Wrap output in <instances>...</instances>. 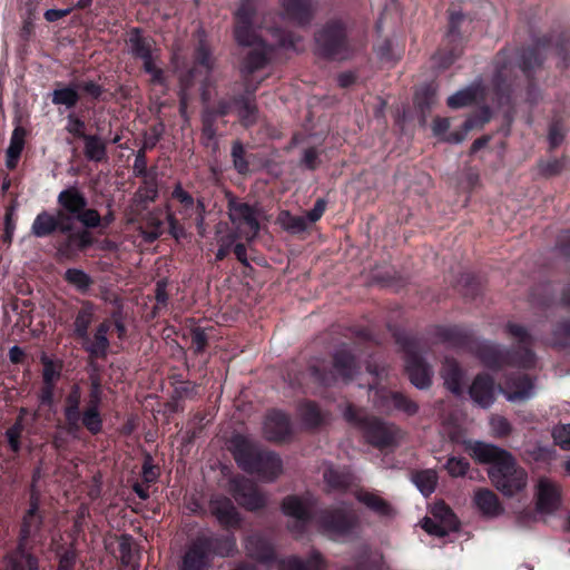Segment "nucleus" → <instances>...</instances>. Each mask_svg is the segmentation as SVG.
I'll list each match as a JSON object with an SVG mask.
<instances>
[{"label": "nucleus", "mask_w": 570, "mask_h": 570, "mask_svg": "<svg viewBox=\"0 0 570 570\" xmlns=\"http://www.w3.org/2000/svg\"><path fill=\"white\" fill-rule=\"evenodd\" d=\"M255 14L256 6L253 0H243L235 12V40L239 47L248 49L240 66V72L244 76L262 69L267 63L274 46L298 49L299 39L289 35L285 36L279 29L267 30L273 39V43H267L263 35H258L254 27Z\"/></svg>", "instance_id": "1"}, {"label": "nucleus", "mask_w": 570, "mask_h": 570, "mask_svg": "<svg viewBox=\"0 0 570 570\" xmlns=\"http://www.w3.org/2000/svg\"><path fill=\"white\" fill-rule=\"evenodd\" d=\"M471 450L476 461L490 464L488 475L504 495L513 497L527 487V472L517 465L510 452L483 442H475Z\"/></svg>", "instance_id": "2"}, {"label": "nucleus", "mask_w": 570, "mask_h": 570, "mask_svg": "<svg viewBox=\"0 0 570 570\" xmlns=\"http://www.w3.org/2000/svg\"><path fill=\"white\" fill-rule=\"evenodd\" d=\"M230 449L238 466L248 473L257 474L263 481L273 482L283 472L282 459L275 452L262 450L243 435L232 438Z\"/></svg>", "instance_id": "3"}, {"label": "nucleus", "mask_w": 570, "mask_h": 570, "mask_svg": "<svg viewBox=\"0 0 570 570\" xmlns=\"http://www.w3.org/2000/svg\"><path fill=\"white\" fill-rule=\"evenodd\" d=\"M344 417L357 424L366 442L377 449L396 446L404 436L403 431L394 423L374 416L358 417L351 405L344 411Z\"/></svg>", "instance_id": "4"}, {"label": "nucleus", "mask_w": 570, "mask_h": 570, "mask_svg": "<svg viewBox=\"0 0 570 570\" xmlns=\"http://www.w3.org/2000/svg\"><path fill=\"white\" fill-rule=\"evenodd\" d=\"M315 41L318 52L331 59L344 60L353 52L346 32V26L342 20H332L316 35Z\"/></svg>", "instance_id": "5"}, {"label": "nucleus", "mask_w": 570, "mask_h": 570, "mask_svg": "<svg viewBox=\"0 0 570 570\" xmlns=\"http://www.w3.org/2000/svg\"><path fill=\"white\" fill-rule=\"evenodd\" d=\"M316 523L320 531L334 540L355 534L360 525L358 517L345 504L323 510Z\"/></svg>", "instance_id": "6"}, {"label": "nucleus", "mask_w": 570, "mask_h": 570, "mask_svg": "<svg viewBox=\"0 0 570 570\" xmlns=\"http://www.w3.org/2000/svg\"><path fill=\"white\" fill-rule=\"evenodd\" d=\"M228 217L237 232L236 235L232 236V242L237 237H242L246 242H253L257 237L261 229L259 208L230 199L228 202Z\"/></svg>", "instance_id": "7"}, {"label": "nucleus", "mask_w": 570, "mask_h": 570, "mask_svg": "<svg viewBox=\"0 0 570 570\" xmlns=\"http://www.w3.org/2000/svg\"><path fill=\"white\" fill-rule=\"evenodd\" d=\"M40 497L36 487H31L29 508L22 515L18 546L29 547V541L35 540L41 531L43 515L40 511Z\"/></svg>", "instance_id": "8"}, {"label": "nucleus", "mask_w": 570, "mask_h": 570, "mask_svg": "<svg viewBox=\"0 0 570 570\" xmlns=\"http://www.w3.org/2000/svg\"><path fill=\"white\" fill-rule=\"evenodd\" d=\"M316 505L315 499L311 494L304 497L289 495L284 499L282 509L285 515L295 520L291 525V531L302 532L311 521L312 511Z\"/></svg>", "instance_id": "9"}, {"label": "nucleus", "mask_w": 570, "mask_h": 570, "mask_svg": "<svg viewBox=\"0 0 570 570\" xmlns=\"http://www.w3.org/2000/svg\"><path fill=\"white\" fill-rule=\"evenodd\" d=\"M230 491L235 500L250 511L262 509L267 501L266 495L257 489L256 484L246 478L232 480Z\"/></svg>", "instance_id": "10"}, {"label": "nucleus", "mask_w": 570, "mask_h": 570, "mask_svg": "<svg viewBox=\"0 0 570 570\" xmlns=\"http://www.w3.org/2000/svg\"><path fill=\"white\" fill-rule=\"evenodd\" d=\"M56 230L60 233H69L71 230L70 217L63 212H58L57 215H53L42 210L36 216L31 225V234L37 238L47 237Z\"/></svg>", "instance_id": "11"}, {"label": "nucleus", "mask_w": 570, "mask_h": 570, "mask_svg": "<svg viewBox=\"0 0 570 570\" xmlns=\"http://www.w3.org/2000/svg\"><path fill=\"white\" fill-rule=\"evenodd\" d=\"M507 330L510 335L519 342V350L509 357V363L523 368L533 367L535 364V356L529 348L532 338L528 334L527 330L521 325L512 323L507 325Z\"/></svg>", "instance_id": "12"}, {"label": "nucleus", "mask_w": 570, "mask_h": 570, "mask_svg": "<svg viewBox=\"0 0 570 570\" xmlns=\"http://www.w3.org/2000/svg\"><path fill=\"white\" fill-rule=\"evenodd\" d=\"M210 542L206 538H199L187 549L180 570H206L210 563Z\"/></svg>", "instance_id": "13"}, {"label": "nucleus", "mask_w": 570, "mask_h": 570, "mask_svg": "<svg viewBox=\"0 0 570 570\" xmlns=\"http://www.w3.org/2000/svg\"><path fill=\"white\" fill-rule=\"evenodd\" d=\"M282 16L298 26L308 23L316 8V0H279Z\"/></svg>", "instance_id": "14"}, {"label": "nucleus", "mask_w": 570, "mask_h": 570, "mask_svg": "<svg viewBox=\"0 0 570 570\" xmlns=\"http://www.w3.org/2000/svg\"><path fill=\"white\" fill-rule=\"evenodd\" d=\"M263 432L265 438L269 441H285L292 432L288 416L277 410L271 411L263 423Z\"/></svg>", "instance_id": "15"}, {"label": "nucleus", "mask_w": 570, "mask_h": 570, "mask_svg": "<svg viewBox=\"0 0 570 570\" xmlns=\"http://www.w3.org/2000/svg\"><path fill=\"white\" fill-rule=\"evenodd\" d=\"M560 505V488L548 478H541L537 484V508L542 513H551Z\"/></svg>", "instance_id": "16"}, {"label": "nucleus", "mask_w": 570, "mask_h": 570, "mask_svg": "<svg viewBox=\"0 0 570 570\" xmlns=\"http://www.w3.org/2000/svg\"><path fill=\"white\" fill-rule=\"evenodd\" d=\"M495 393L494 382L488 375H478L469 387L471 400L482 409H488L494 403Z\"/></svg>", "instance_id": "17"}, {"label": "nucleus", "mask_w": 570, "mask_h": 570, "mask_svg": "<svg viewBox=\"0 0 570 570\" xmlns=\"http://www.w3.org/2000/svg\"><path fill=\"white\" fill-rule=\"evenodd\" d=\"M509 402H524L534 395V384L527 375L508 379L504 389H500Z\"/></svg>", "instance_id": "18"}, {"label": "nucleus", "mask_w": 570, "mask_h": 570, "mask_svg": "<svg viewBox=\"0 0 570 570\" xmlns=\"http://www.w3.org/2000/svg\"><path fill=\"white\" fill-rule=\"evenodd\" d=\"M57 203L61 207L59 212H63L70 217L71 225L72 220L81 209L87 207V198L77 186H69L61 190L57 197Z\"/></svg>", "instance_id": "19"}, {"label": "nucleus", "mask_w": 570, "mask_h": 570, "mask_svg": "<svg viewBox=\"0 0 570 570\" xmlns=\"http://www.w3.org/2000/svg\"><path fill=\"white\" fill-rule=\"evenodd\" d=\"M405 368L411 383L420 389H426L431 384L432 371L424 361L414 353H407Z\"/></svg>", "instance_id": "20"}, {"label": "nucleus", "mask_w": 570, "mask_h": 570, "mask_svg": "<svg viewBox=\"0 0 570 570\" xmlns=\"http://www.w3.org/2000/svg\"><path fill=\"white\" fill-rule=\"evenodd\" d=\"M209 508L222 525L227 528L238 525L240 518L230 499L214 497L210 500Z\"/></svg>", "instance_id": "21"}, {"label": "nucleus", "mask_w": 570, "mask_h": 570, "mask_svg": "<svg viewBox=\"0 0 570 570\" xmlns=\"http://www.w3.org/2000/svg\"><path fill=\"white\" fill-rule=\"evenodd\" d=\"M473 502L476 509L487 518H497L503 513L497 494L489 489H478L474 492Z\"/></svg>", "instance_id": "22"}, {"label": "nucleus", "mask_w": 570, "mask_h": 570, "mask_svg": "<svg viewBox=\"0 0 570 570\" xmlns=\"http://www.w3.org/2000/svg\"><path fill=\"white\" fill-rule=\"evenodd\" d=\"M67 234V238L59 245L58 253L67 258L72 257L77 252L83 250L92 244V237L87 230H78Z\"/></svg>", "instance_id": "23"}, {"label": "nucleus", "mask_w": 570, "mask_h": 570, "mask_svg": "<svg viewBox=\"0 0 570 570\" xmlns=\"http://www.w3.org/2000/svg\"><path fill=\"white\" fill-rule=\"evenodd\" d=\"M245 549L250 558L267 564L274 559V550L271 543L259 534L249 535L245 542Z\"/></svg>", "instance_id": "24"}, {"label": "nucleus", "mask_w": 570, "mask_h": 570, "mask_svg": "<svg viewBox=\"0 0 570 570\" xmlns=\"http://www.w3.org/2000/svg\"><path fill=\"white\" fill-rule=\"evenodd\" d=\"M355 498L358 502L364 504L368 510L376 513L380 517H393L395 511L393 507L383 498H381L379 494L360 490L355 492Z\"/></svg>", "instance_id": "25"}, {"label": "nucleus", "mask_w": 570, "mask_h": 570, "mask_svg": "<svg viewBox=\"0 0 570 570\" xmlns=\"http://www.w3.org/2000/svg\"><path fill=\"white\" fill-rule=\"evenodd\" d=\"M30 547H20L7 557V570H39L38 559Z\"/></svg>", "instance_id": "26"}, {"label": "nucleus", "mask_w": 570, "mask_h": 570, "mask_svg": "<svg viewBox=\"0 0 570 570\" xmlns=\"http://www.w3.org/2000/svg\"><path fill=\"white\" fill-rule=\"evenodd\" d=\"M81 402V390L79 385H72L69 394L66 397V405L63 409L65 419L69 431H77L80 426V411L79 405Z\"/></svg>", "instance_id": "27"}, {"label": "nucleus", "mask_w": 570, "mask_h": 570, "mask_svg": "<svg viewBox=\"0 0 570 570\" xmlns=\"http://www.w3.org/2000/svg\"><path fill=\"white\" fill-rule=\"evenodd\" d=\"M127 43L129 52L144 63L154 59L151 39L142 37L138 29L131 30Z\"/></svg>", "instance_id": "28"}, {"label": "nucleus", "mask_w": 570, "mask_h": 570, "mask_svg": "<svg viewBox=\"0 0 570 570\" xmlns=\"http://www.w3.org/2000/svg\"><path fill=\"white\" fill-rule=\"evenodd\" d=\"M441 375L444 380V385L454 395H462V379L463 372L454 360L445 358Z\"/></svg>", "instance_id": "29"}, {"label": "nucleus", "mask_w": 570, "mask_h": 570, "mask_svg": "<svg viewBox=\"0 0 570 570\" xmlns=\"http://www.w3.org/2000/svg\"><path fill=\"white\" fill-rule=\"evenodd\" d=\"M324 567L318 552H313L306 561L296 557L281 559L277 563L278 570H322Z\"/></svg>", "instance_id": "30"}, {"label": "nucleus", "mask_w": 570, "mask_h": 570, "mask_svg": "<svg viewBox=\"0 0 570 570\" xmlns=\"http://www.w3.org/2000/svg\"><path fill=\"white\" fill-rule=\"evenodd\" d=\"M110 330V323L108 321L102 322L96 330L94 341L87 346V351L96 356L104 357L107 354L109 347V341L107 334Z\"/></svg>", "instance_id": "31"}, {"label": "nucleus", "mask_w": 570, "mask_h": 570, "mask_svg": "<svg viewBox=\"0 0 570 570\" xmlns=\"http://www.w3.org/2000/svg\"><path fill=\"white\" fill-rule=\"evenodd\" d=\"M412 480L416 488L419 489V491L424 497H429L435 491L438 484V474L432 469L422 470L414 473Z\"/></svg>", "instance_id": "32"}, {"label": "nucleus", "mask_w": 570, "mask_h": 570, "mask_svg": "<svg viewBox=\"0 0 570 570\" xmlns=\"http://www.w3.org/2000/svg\"><path fill=\"white\" fill-rule=\"evenodd\" d=\"M239 119L245 126L253 125L258 115L257 106L248 97H238L234 100Z\"/></svg>", "instance_id": "33"}, {"label": "nucleus", "mask_w": 570, "mask_h": 570, "mask_svg": "<svg viewBox=\"0 0 570 570\" xmlns=\"http://www.w3.org/2000/svg\"><path fill=\"white\" fill-rule=\"evenodd\" d=\"M323 478L330 490H344L352 483V476L347 472L335 470L332 465H327Z\"/></svg>", "instance_id": "34"}, {"label": "nucleus", "mask_w": 570, "mask_h": 570, "mask_svg": "<svg viewBox=\"0 0 570 570\" xmlns=\"http://www.w3.org/2000/svg\"><path fill=\"white\" fill-rule=\"evenodd\" d=\"M158 196L156 175H146L144 184L135 194V202L141 205L154 202Z\"/></svg>", "instance_id": "35"}, {"label": "nucleus", "mask_w": 570, "mask_h": 570, "mask_svg": "<svg viewBox=\"0 0 570 570\" xmlns=\"http://www.w3.org/2000/svg\"><path fill=\"white\" fill-rule=\"evenodd\" d=\"M334 367L343 380L350 381L355 368L353 356L344 348L338 350L334 355Z\"/></svg>", "instance_id": "36"}, {"label": "nucleus", "mask_w": 570, "mask_h": 570, "mask_svg": "<svg viewBox=\"0 0 570 570\" xmlns=\"http://www.w3.org/2000/svg\"><path fill=\"white\" fill-rule=\"evenodd\" d=\"M431 517L439 521L448 529L458 530L459 529V520L452 510L443 502L434 503L431 509Z\"/></svg>", "instance_id": "37"}, {"label": "nucleus", "mask_w": 570, "mask_h": 570, "mask_svg": "<svg viewBox=\"0 0 570 570\" xmlns=\"http://www.w3.org/2000/svg\"><path fill=\"white\" fill-rule=\"evenodd\" d=\"M478 94L479 87L470 86L450 96L448 98V105L453 109L470 106L476 100Z\"/></svg>", "instance_id": "38"}, {"label": "nucleus", "mask_w": 570, "mask_h": 570, "mask_svg": "<svg viewBox=\"0 0 570 570\" xmlns=\"http://www.w3.org/2000/svg\"><path fill=\"white\" fill-rule=\"evenodd\" d=\"M278 222L282 227L293 234H299L308 228L307 218L304 215H292L288 212H283L278 216Z\"/></svg>", "instance_id": "39"}, {"label": "nucleus", "mask_w": 570, "mask_h": 570, "mask_svg": "<svg viewBox=\"0 0 570 570\" xmlns=\"http://www.w3.org/2000/svg\"><path fill=\"white\" fill-rule=\"evenodd\" d=\"M94 321V307L86 304L77 314L75 320V333L82 340H88V328Z\"/></svg>", "instance_id": "40"}, {"label": "nucleus", "mask_w": 570, "mask_h": 570, "mask_svg": "<svg viewBox=\"0 0 570 570\" xmlns=\"http://www.w3.org/2000/svg\"><path fill=\"white\" fill-rule=\"evenodd\" d=\"M85 141V156L92 161H101L106 157V145L97 136L88 135Z\"/></svg>", "instance_id": "41"}, {"label": "nucleus", "mask_w": 570, "mask_h": 570, "mask_svg": "<svg viewBox=\"0 0 570 570\" xmlns=\"http://www.w3.org/2000/svg\"><path fill=\"white\" fill-rule=\"evenodd\" d=\"M198 71L197 68L189 70L186 75L180 76V91H179V114L187 122L189 120L187 114L188 95L187 90L193 86V78Z\"/></svg>", "instance_id": "42"}, {"label": "nucleus", "mask_w": 570, "mask_h": 570, "mask_svg": "<svg viewBox=\"0 0 570 570\" xmlns=\"http://www.w3.org/2000/svg\"><path fill=\"white\" fill-rule=\"evenodd\" d=\"M298 414L303 424L307 428L317 426L323 421L321 411L312 402L303 403L298 409Z\"/></svg>", "instance_id": "43"}, {"label": "nucleus", "mask_w": 570, "mask_h": 570, "mask_svg": "<svg viewBox=\"0 0 570 570\" xmlns=\"http://www.w3.org/2000/svg\"><path fill=\"white\" fill-rule=\"evenodd\" d=\"M481 361L489 367H494L500 364L503 355L499 347L492 343H484L478 351Z\"/></svg>", "instance_id": "44"}, {"label": "nucleus", "mask_w": 570, "mask_h": 570, "mask_svg": "<svg viewBox=\"0 0 570 570\" xmlns=\"http://www.w3.org/2000/svg\"><path fill=\"white\" fill-rule=\"evenodd\" d=\"M206 539L210 542L209 553L214 551V553L220 557H228L234 554L236 551V541L233 535H227L225 538L215 540L208 538Z\"/></svg>", "instance_id": "45"}, {"label": "nucleus", "mask_w": 570, "mask_h": 570, "mask_svg": "<svg viewBox=\"0 0 570 570\" xmlns=\"http://www.w3.org/2000/svg\"><path fill=\"white\" fill-rule=\"evenodd\" d=\"M52 104L62 105L67 108H72L77 105L79 100V95L77 90L72 87H66L61 89H56L51 94Z\"/></svg>", "instance_id": "46"}, {"label": "nucleus", "mask_w": 570, "mask_h": 570, "mask_svg": "<svg viewBox=\"0 0 570 570\" xmlns=\"http://www.w3.org/2000/svg\"><path fill=\"white\" fill-rule=\"evenodd\" d=\"M65 279L81 292L87 291L92 283L90 276L78 268H68L65 273Z\"/></svg>", "instance_id": "47"}, {"label": "nucleus", "mask_w": 570, "mask_h": 570, "mask_svg": "<svg viewBox=\"0 0 570 570\" xmlns=\"http://www.w3.org/2000/svg\"><path fill=\"white\" fill-rule=\"evenodd\" d=\"M195 61L197 67L205 70L206 75L214 69L215 59L213 58L210 49L204 41H200L196 49Z\"/></svg>", "instance_id": "48"}, {"label": "nucleus", "mask_w": 570, "mask_h": 570, "mask_svg": "<svg viewBox=\"0 0 570 570\" xmlns=\"http://www.w3.org/2000/svg\"><path fill=\"white\" fill-rule=\"evenodd\" d=\"M80 421L92 434L99 433L102 429V420L99 414V409L87 407L82 415L80 414Z\"/></svg>", "instance_id": "49"}, {"label": "nucleus", "mask_w": 570, "mask_h": 570, "mask_svg": "<svg viewBox=\"0 0 570 570\" xmlns=\"http://www.w3.org/2000/svg\"><path fill=\"white\" fill-rule=\"evenodd\" d=\"M395 393L396 392L384 389L375 391L373 397L374 406L383 413H391L393 411L392 396L395 395Z\"/></svg>", "instance_id": "50"}, {"label": "nucleus", "mask_w": 570, "mask_h": 570, "mask_svg": "<svg viewBox=\"0 0 570 570\" xmlns=\"http://www.w3.org/2000/svg\"><path fill=\"white\" fill-rule=\"evenodd\" d=\"M22 149H23V140L21 138L16 137V135H13L10 140V145L7 149L6 165L9 169L16 168Z\"/></svg>", "instance_id": "51"}, {"label": "nucleus", "mask_w": 570, "mask_h": 570, "mask_svg": "<svg viewBox=\"0 0 570 570\" xmlns=\"http://www.w3.org/2000/svg\"><path fill=\"white\" fill-rule=\"evenodd\" d=\"M392 403L393 410L402 411L407 415H414L419 411L417 404L400 392L392 396Z\"/></svg>", "instance_id": "52"}, {"label": "nucleus", "mask_w": 570, "mask_h": 570, "mask_svg": "<svg viewBox=\"0 0 570 570\" xmlns=\"http://www.w3.org/2000/svg\"><path fill=\"white\" fill-rule=\"evenodd\" d=\"M232 158L234 167L239 174L248 171V163L245 159V149L240 141H234L232 147Z\"/></svg>", "instance_id": "53"}, {"label": "nucleus", "mask_w": 570, "mask_h": 570, "mask_svg": "<svg viewBox=\"0 0 570 570\" xmlns=\"http://www.w3.org/2000/svg\"><path fill=\"white\" fill-rule=\"evenodd\" d=\"M23 430V424L21 422V417H18L16 423L9 428L6 432L7 441L9 443L10 449L13 452L20 451V436Z\"/></svg>", "instance_id": "54"}, {"label": "nucleus", "mask_w": 570, "mask_h": 570, "mask_svg": "<svg viewBox=\"0 0 570 570\" xmlns=\"http://www.w3.org/2000/svg\"><path fill=\"white\" fill-rule=\"evenodd\" d=\"M422 528L431 535L435 537H445L450 532H453V529H448V527H444L439 521L433 519L432 517H426L422 520Z\"/></svg>", "instance_id": "55"}, {"label": "nucleus", "mask_w": 570, "mask_h": 570, "mask_svg": "<svg viewBox=\"0 0 570 570\" xmlns=\"http://www.w3.org/2000/svg\"><path fill=\"white\" fill-rule=\"evenodd\" d=\"M75 219L79 220L87 228H96L101 223L99 213L96 209L86 207L81 209Z\"/></svg>", "instance_id": "56"}, {"label": "nucleus", "mask_w": 570, "mask_h": 570, "mask_svg": "<svg viewBox=\"0 0 570 570\" xmlns=\"http://www.w3.org/2000/svg\"><path fill=\"white\" fill-rule=\"evenodd\" d=\"M445 469L453 478L465 475L469 470V462L462 458H450L445 464Z\"/></svg>", "instance_id": "57"}, {"label": "nucleus", "mask_w": 570, "mask_h": 570, "mask_svg": "<svg viewBox=\"0 0 570 570\" xmlns=\"http://www.w3.org/2000/svg\"><path fill=\"white\" fill-rule=\"evenodd\" d=\"M552 436L563 450H570V424L557 425L552 430Z\"/></svg>", "instance_id": "58"}, {"label": "nucleus", "mask_w": 570, "mask_h": 570, "mask_svg": "<svg viewBox=\"0 0 570 570\" xmlns=\"http://www.w3.org/2000/svg\"><path fill=\"white\" fill-rule=\"evenodd\" d=\"M490 426L495 436H507L511 433V424L509 421L500 415H493L490 419Z\"/></svg>", "instance_id": "59"}, {"label": "nucleus", "mask_w": 570, "mask_h": 570, "mask_svg": "<svg viewBox=\"0 0 570 570\" xmlns=\"http://www.w3.org/2000/svg\"><path fill=\"white\" fill-rule=\"evenodd\" d=\"M541 63V58L535 48L525 49L521 53V67L524 71H529L532 68Z\"/></svg>", "instance_id": "60"}, {"label": "nucleus", "mask_w": 570, "mask_h": 570, "mask_svg": "<svg viewBox=\"0 0 570 570\" xmlns=\"http://www.w3.org/2000/svg\"><path fill=\"white\" fill-rule=\"evenodd\" d=\"M85 128L86 125L81 119L75 117L73 115L68 116L66 129L69 134L78 138L85 139V137L88 136L85 132Z\"/></svg>", "instance_id": "61"}, {"label": "nucleus", "mask_w": 570, "mask_h": 570, "mask_svg": "<svg viewBox=\"0 0 570 570\" xmlns=\"http://www.w3.org/2000/svg\"><path fill=\"white\" fill-rule=\"evenodd\" d=\"M60 377V371L56 367L55 363L50 360L43 361L42 380L45 384H56Z\"/></svg>", "instance_id": "62"}, {"label": "nucleus", "mask_w": 570, "mask_h": 570, "mask_svg": "<svg viewBox=\"0 0 570 570\" xmlns=\"http://www.w3.org/2000/svg\"><path fill=\"white\" fill-rule=\"evenodd\" d=\"M91 389L89 394V402L87 407L99 409V404L101 402L102 391L101 385L98 377H91L90 382Z\"/></svg>", "instance_id": "63"}, {"label": "nucleus", "mask_w": 570, "mask_h": 570, "mask_svg": "<svg viewBox=\"0 0 570 570\" xmlns=\"http://www.w3.org/2000/svg\"><path fill=\"white\" fill-rule=\"evenodd\" d=\"M438 334L440 338L450 344H459L463 338L461 331L456 327H443Z\"/></svg>", "instance_id": "64"}]
</instances>
